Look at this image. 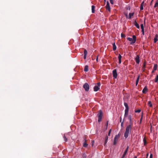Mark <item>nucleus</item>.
Segmentation results:
<instances>
[{"instance_id":"8","label":"nucleus","mask_w":158,"mask_h":158,"mask_svg":"<svg viewBox=\"0 0 158 158\" xmlns=\"http://www.w3.org/2000/svg\"><path fill=\"white\" fill-rule=\"evenodd\" d=\"M135 60L137 64H139L140 62L139 56V55H137L136 57L135 58Z\"/></svg>"},{"instance_id":"58","label":"nucleus","mask_w":158,"mask_h":158,"mask_svg":"<svg viewBox=\"0 0 158 158\" xmlns=\"http://www.w3.org/2000/svg\"><path fill=\"white\" fill-rule=\"evenodd\" d=\"M104 1L105 2H106V0H104Z\"/></svg>"},{"instance_id":"1","label":"nucleus","mask_w":158,"mask_h":158,"mask_svg":"<svg viewBox=\"0 0 158 158\" xmlns=\"http://www.w3.org/2000/svg\"><path fill=\"white\" fill-rule=\"evenodd\" d=\"M131 128L132 125H129L127 126L124 133V137L126 139L128 137L129 134L131 132Z\"/></svg>"},{"instance_id":"32","label":"nucleus","mask_w":158,"mask_h":158,"mask_svg":"<svg viewBox=\"0 0 158 158\" xmlns=\"http://www.w3.org/2000/svg\"><path fill=\"white\" fill-rule=\"evenodd\" d=\"M121 37L122 38H125L126 37L125 35V34H123L122 33L121 34Z\"/></svg>"},{"instance_id":"50","label":"nucleus","mask_w":158,"mask_h":158,"mask_svg":"<svg viewBox=\"0 0 158 158\" xmlns=\"http://www.w3.org/2000/svg\"><path fill=\"white\" fill-rule=\"evenodd\" d=\"M108 122H107L106 124V127H107L108 126Z\"/></svg>"},{"instance_id":"46","label":"nucleus","mask_w":158,"mask_h":158,"mask_svg":"<svg viewBox=\"0 0 158 158\" xmlns=\"http://www.w3.org/2000/svg\"><path fill=\"white\" fill-rule=\"evenodd\" d=\"M138 81H136V83H135V85L136 86L137 85H138Z\"/></svg>"},{"instance_id":"59","label":"nucleus","mask_w":158,"mask_h":158,"mask_svg":"<svg viewBox=\"0 0 158 158\" xmlns=\"http://www.w3.org/2000/svg\"><path fill=\"white\" fill-rule=\"evenodd\" d=\"M145 20L144 21V23H145Z\"/></svg>"},{"instance_id":"16","label":"nucleus","mask_w":158,"mask_h":158,"mask_svg":"<svg viewBox=\"0 0 158 158\" xmlns=\"http://www.w3.org/2000/svg\"><path fill=\"white\" fill-rule=\"evenodd\" d=\"M158 37V34H156L155 36V37L154 38V43H156L158 40L157 38Z\"/></svg>"},{"instance_id":"49","label":"nucleus","mask_w":158,"mask_h":158,"mask_svg":"<svg viewBox=\"0 0 158 158\" xmlns=\"http://www.w3.org/2000/svg\"><path fill=\"white\" fill-rule=\"evenodd\" d=\"M98 56H97V58H96V61H97V62L98 61Z\"/></svg>"},{"instance_id":"10","label":"nucleus","mask_w":158,"mask_h":158,"mask_svg":"<svg viewBox=\"0 0 158 158\" xmlns=\"http://www.w3.org/2000/svg\"><path fill=\"white\" fill-rule=\"evenodd\" d=\"M128 119L129 120V125H132V117L131 115H129L128 117Z\"/></svg>"},{"instance_id":"5","label":"nucleus","mask_w":158,"mask_h":158,"mask_svg":"<svg viewBox=\"0 0 158 158\" xmlns=\"http://www.w3.org/2000/svg\"><path fill=\"white\" fill-rule=\"evenodd\" d=\"M83 87L86 91H88L89 90V84L87 83H85L83 85Z\"/></svg>"},{"instance_id":"57","label":"nucleus","mask_w":158,"mask_h":158,"mask_svg":"<svg viewBox=\"0 0 158 158\" xmlns=\"http://www.w3.org/2000/svg\"><path fill=\"white\" fill-rule=\"evenodd\" d=\"M121 120H120V122H121Z\"/></svg>"},{"instance_id":"3","label":"nucleus","mask_w":158,"mask_h":158,"mask_svg":"<svg viewBox=\"0 0 158 158\" xmlns=\"http://www.w3.org/2000/svg\"><path fill=\"white\" fill-rule=\"evenodd\" d=\"M98 115V122H100L102 121V113L101 110L99 111Z\"/></svg>"},{"instance_id":"56","label":"nucleus","mask_w":158,"mask_h":158,"mask_svg":"<svg viewBox=\"0 0 158 158\" xmlns=\"http://www.w3.org/2000/svg\"><path fill=\"white\" fill-rule=\"evenodd\" d=\"M134 158H137V157L136 156H135Z\"/></svg>"},{"instance_id":"6","label":"nucleus","mask_w":158,"mask_h":158,"mask_svg":"<svg viewBox=\"0 0 158 158\" xmlns=\"http://www.w3.org/2000/svg\"><path fill=\"white\" fill-rule=\"evenodd\" d=\"M114 79H116L117 77L118 74L116 69H114L112 71Z\"/></svg>"},{"instance_id":"29","label":"nucleus","mask_w":158,"mask_h":158,"mask_svg":"<svg viewBox=\"0 0 158 158\" xmlns=\"http://www.w3.org/2000/svg\"><path fill=\"white\" fill-rule=\"evenodd\" d=\"M84 55H87V50L85 49L84 50Z\"/></svg>"},{"instance_id":"45","label":"nucleus","mask_w":158,"mask_h":158,"mask_svg":"<svg viewBox=\"0 0 158 158\" xmlns=\"http://www.w3.org/2000/svg\"><path fill=\"white\" fill-rule=\"evenodd\" d=\"M86 55H84V58L85 59L86 58Z\"/></svg>"},{"instance_id":"27","label":"nucleus","mask_w":158,"mask_h":158,"mask_svg":"<svg viewBox=\"0 0 158 158\" xmlns=\"http://www.w3.org/2000/svg\"><path fill=\"white\" fill-rule=\"evenodd\" d=\"M158 81V75H157L155 79V81L157 82Z\"/></svg>"},{"instance_id":"34","label":"nucleus","mask_w":158,"mask_h":158,"mask_svg":"<svg viewBox=\"0 0 158 158\" xmlns=\"http://www.w3.org/2000/svg\"><path fill=\"white\" fill-rule=\"evenodd\" d=\"M143 116V113H142V114H141V117L140 119V123H141L142 121V120Z\"/></svg>"},{"instance_id":"43","label":"nucleus","mask_w":158,"mask_h":158,"mask_svg":"<svg viewBox=\"0 0 158 158\" xmlns=\"http://www.w3.org/2000/svg\"><path fill=\"white\" fill-rule=\"evenodd\" d=\"M118 60H119L118 63L119 64H120L121 63V59H119Z\"/></svg>"},{"instance_id":"44","label":"nucleus","mask_w":158,"mask_h":158,"mask_svg":"<svg viewBox=\"0 0 158 158\" xmlns=\"http://www.w3.org/2000/svg\"><path fill=\"white\" fill-rule=\"evenodd\" d=\"M150 158H152V154H151L150 156Z\"/></svg>"},{"instance_id":"19","label":"nucleus","mask_w":158,"mask_h":158,"mask_svg":"<svg viewBox=\"0 0 158 158\" xmlns=\"http://www.w3.org/2000/svg\"><path fill=\"white\" fill-rule=\"evenodd\" d=\"M116 46L115 44V43L113 44V49L114 51H115L116 49Z\"/></svg>"},{"instance_id":"41","label":"nucleus","mask_w":158,"mask_h":158,"mask_svg":"<svg viewBox=\"0 0 158 158\" xmlns=\"http://www.w3.org/2000/svg\"><path fill=\"white\" fill-rule=\"evenodd\" d=\"M145 66H146V64H145V63H143V67L144 69L145 68Z\"/></svg>"},{"instance_id":"39","label":"nucleus","mask_w":158,"mask_h":158,"mask_svg":"<svg viewBox=\"0 0 158 158\" xmlns=\"http://www.w3.org/2000/svg\"><path fill=\"white\" fill-rule=\"evenodd\" d=\"M110 0V3L112 4H114L113 0Z\"/></svg>"},{"instance_id":"14","label":"nucleus","mask_w":158,"mask_h":158,"mask_svg":"<svg viewBox=\"0 0 158 158\" xmlns=\"http://www.w3.org/2000/svg\"><path fill=\"white\" fill-rule=\"evenodd\" d=\"M134 24L137 28H139V26L135 20L134 21Z\"/></svg>"},{"instance_id":"38","label":"nucleus","mask_w":158,"mask_h":158,"mask_svg":"<svg viewBox=\"0 0 158 158\" xmlns=\"http://www.w3.org/2000/svg\"><path fill=\"white\" fill-rule=\"evenodd\" d=\"M139 77H140V76H139V75L138 76V77H137V79L136 80V81H138L139 82Z\"/></svg>"},{"instance_id":"54","label":"nucleus","mask_w":158,"mask_h":158,"mask_svg":"<svg viewBox=\"0 0 158 158\" xmlns=\"http://www.w3.org/2000/svg\"><path fill=\"white\" fill-rule=\"evenodd\" d=\"M148 153H147V157H148Z\"/></svg>"},{"instance_id":"55","label":"nucleus","mask_w":158,"mask_h":158,"mask_svg":"<svg viewBox=\"0 0 158 158\" xmlns=\"http://www.w3.org/2000/svg\"><path fill=\"white\" fill-rule=\"evenodd\" d=\"M154 71H153V70H152V73H153L154 72Z\"/></svg>"},{"instance_id":"22","label":"nucleus","mask_w":158,"mask_h":158,"mask_svg":"<svg viewBox=\"0 0 158 158\" xmlns=\"http://www.w3.org/2000/svg\"><path fill=\"white\" fill-rule=\"evenodd\" d=\"M124 105L126 107L125 109H129V107H128L127 104V103H126V102L124 103Z\"/></svg>"},{"instance_id":"23","label":"nucleus","mask_w":158,"mask_h":158,"mask_svg":"<svg viewBox=\"0 0 158 158\" xmlns=\"http://www.w3.org/2000/svg\"><path fill=\"white\" fill-rule=\"evenodd\" d=\"M132 39L133 40V41L134 42H136V36L135 35H133L132 36Z\"/></svg>"},{"instance_id":"36","label":"nucleus","mask_w":158,"mask_h":158,"mask_svg":"<svg viewBox=\"0 0 158 158\" xmlns=\"http://www.w3.org/2000/svg\"><path fill=\"white\" fill-rule=\"evenodd\" d=\"M143 6H142V5H141L140 6V10H142L143 9Z\"/></svg>"},{"instance_id":"47","label":"nucleus","mask_w":158,"mask_h":158,"mask_svg":"<svg viewBox=\"0 0 158 158\" xmlns=\"http://www.w3.org/2000/svg\"><path fill=\"white\" fill-rule=\"evenodd\" d=\"M142 29V32H144V28L143 29Z\"/></svg>"},{"instance_id":"21","label":"nucleus","mask_w":158,"mask_h":158,"mask_svg":"<svg viewBox=\"0 0 158 158\" xmlns=\"http://www.w3.org/2000/svg\"><path fill=\"white\" fill-rule=\"evenodd\" d=\"M104 142V145H105L107 143V140H108V137L107 136H106Z\"/></svg>"},{"instance_id":"51","label":"nucleus","mask_w":158,"mask_h":158,"mask_svg":"<svg viewBox=\"0 0 158 158\" xmlns=\"http://www.w3.org/2000/svg\"><path fill=\"white\" fill-rule=\"evenodd\" d=\"M126 15V17H127H127H128V16H127V14H126V15Z\"/></svg>"},{"instance_id":"7","label":"nucleus","mask_w":158,"mask_h":158,"mask_svg":"<svg viewBox=\"0 0 158 158\" xmlns=\"http://www.w3.org/2000/svg\"><path fill=\"white\" fill-rule=\"evenodd\" d=\"M106 7L107 10H108L110 12V8L108 1H107L106 2Z\"/></svg>"},{"instance_id":"12","label":"nucleus","mask_w":158,"mask_h":158,"mask_svg":"<svg viewBox=\"0 0 158 158\" xmlns=\"http://www.w3.org/2000/svg\"><path fill=\"white\" fill-rule=\"evenodd\" d=\"M127 39L129 41L131 42L130 43L131 44H132L135 43V42H134V41H133V40L132 38H131L130 37H127Z\"/></svg>"},{"instance_id":"42","label":"nucleus","mask_w":158,"mask_h":158,"mask_svg":"<svg viewBox=\"0 0 158 158\" xmlns=\"http://www.w3.org/2000/svg\"><path fill=\"white\" fill-rule=\"evenodd\" d=\"M123 122H122L121 123V126L122 127H123Z\"/></svg>"},{"instance_id":"20","label":"nucleus","mask_w":158,"mask_h":158,"mask_svg":"<svg viewBox=\"0 0 158 158\" xmlns=\"http://www.w3.org/2000/svg\"><path fill=\"white\" fill-rule=\"evenodd\" d=\"M84 70L85 72H88V65H86L85 66Z\"/></svg>"},{"instance_id":"9","label":"nucleus","mask_w":158,"mask_h":158,"mask_svg":"<svg viewBox=\"0 0 158 158\" xmlns=\"http://www.w3.org/2000/svg\"><path fill=\"white\" fill-rule=\"evenodd\" d=\"M128 148H129V146H127V148L125 149V152H124V153L122 156V158H124L125 157V156L126 155V154L128 152Z\"/></svg>"},{"instance_id":"37","label":"nucleus","mask_w":158,"mask_h":158,"mask_svg":"<svg viewBox=\"0 0 158 158\" xmlns=\"http://www.w3.org/2000/svg\"><path fill=\"white\" fill-rule=\"evenodd\" d=\"M86 156V155L85 153H84L82 155V157L85 158Z\"/></svg>"},{"instance_id":"40","label":"nucleus","mask_w":158,"mask_h":158,"mask_svg":"<svg viewBox=\"0 0 158 158\" xmlns=\"http://www.w3.org/2000/svg\"><path fill=\"white\" fill-rule=\"evenodd\" d=\"M140 26H141V29L144 28V26H143V24H141Z\"/></svg>"},{"instance_id":"11","label":"nucleus","mask_w":158,"mask_h":158,"mask_svg":"<svg viewBox=\"0 0 158 158\" xmlns=\"http://www.w3.org/2000/svg\"><path fill=\"white\" fill-rule=\"evenodd\" d=\"M148 88L147 86H145L142 90V93L143 94H146L148 91Z\"/></svg>"},{"instance_id":"35","label":"nucleus","mask_w":158,"mask_h":158,"mask_svg":"<svg viewBox=\"0 0 158 158\" xmlns=\"http://www.w3.org/2000/svg\"><path fill=\"white\" fill-rule=\"evenodd\" d=\"M111 131V129H110L109 130L108 133V136H110Z\"/></svg>"},{"instance_id":"25","label":"nucleus","mask_w":158,"mask_h":158,"mask_svg":"<svg viewBox=\"0 0 158 158\" xmlns=\"http://www.w3.org/2000/svg\"><path fill=\"white\" fill-rule=\"evenodd\" d=\"M148 105L150 107H152V105L151 103V101H149L148 102Z\"/></svg>"},{"instance_id":"53","label":"nucleus","mask_w":158,"mask_h":158,"mask_svg":"<svg viewBox=\"0 0 158 158\" xmlns=\"http://www.w3.org/2000/svg\"><path fill=\"white\" fill-rule=\"evenodd\" d=\"M142 35H144V32H142Z\"/></svg>"},{"instance_id":"30","label":"nucleus","mask_w":158,"mask_h":158,"mask_svg":"<svg viewBox=\"0 0 158 158\" xmlns=\"http://www.w3.org/2000/svg\"><path fill=\"white\" fill-rule=\"evenodd\" d=\"M158 6V2L157 1V2H156V3H155V4L154 6V7L156 8V7H157Z\"/></svg>"},{"instance_id":"4","label":"nucleus","mask_w":158,"mask_h":158,"mask_svg":"<svg viewBox=\"0 0 158 158\" xmlns=\"http://www.w3.org/2000/svg\"><path fill=\"white\" fill-rule=\"evenodd\" d=\"M101 84L100 82H98L97 83V85H96L94 87V91H97L100 89Z\"/></svg>"},{"instance_id":"18","label":"nucleus","mask_w":158,"mask_h":158,"mask_svg":"<svg viewBox=\"0 0 158 158\" xmlns=\"http://www.w3.org/2000/svg\"><path fill=\"white\" fill-rule=\"evenodd\" d=\"M95 6L93 5L91 6V9H92V12L93 13H94L95 12Z\"/></svg>"},{"instance_id":"28","label":"nucleus","mask_w":158,"mask_h":158,"mask_svg":"<svg viewBox=\"0 0 158 158\" xmlns=\"http://www.w3.org/2000/svg\"><path fill=\"white\" fill-rule=\"evenodd\" d=\"M63 138H64V141L66 142L67 141V139L65 136V135L64 134L63 136Z\"/></svg>"},{"instance_id":"26","label":"nucleus","mask_w":158,"mask_h":158,"mask_svg":"<svg viewBox=\"0 0 158 158\" xmlns=\"http://www.w3.org/2000/svg\"><path fill=\"white\" fill-rule=\"evenodd\" d=\"M143 141L144 143V146L146 145L147 144L146 141V139L145 137H144L143 139Z\"/></svg>"},{"instance_id":"52","label":"nucleus","mask_w":158,"mask_h":158,"mask_svg":"<svg viewBox=\"0 0 158 158\" xmlns=\"http://www.w3.org/2000/svg\"><path fill=\"white\" fill-rule=\"evenodd\" d=\"M152 1L151 2V3H150V5H152Z\"/></svg>"},{"instance_id":"15","label":"nucleus","mask_w":158,"mask_h":158,"mask_svg":"<svg viewBox=\"0 0 158 158\" xmlns=\"http://www.w3.org/2000/svg\"><path fill=\"white\" fill-rule=\"evenodd\" d=\"M129 109H125V110L124 117H127L128 114Z\"/></svg>"},{"instance_id":"13","label":"nucleus","mask_w":158,"mask_h":158,"mask_svg":"<svg viewBox=\"0 0 158 158\" xmlns=\"http://www.w3.org/2000/svg\"><path fill=\"white\" fill-rule=\"evenodd\" d=\"M87 140L85 139H84V142L83 143V146L85 148H86L88 146V144L87 143Z\"/></svg>"},{"instance_id":"2","label":"nucleus","mask_w":158,"mask_h":158,"mask_svg":"<svg viewBox=\"0 0 158 158\" xmlns=\"http://www.w3.org/2000/svg\"><path fill=\"white\" fill-rule=\"evenodd\" d=\"M120 135L119 133L117 135H116L114 139V141L113 143V145H115L118 141V139L120 137Z\"/></svg>"},{"instance_id":"61","label":"nucleus","mask_w":158,"mask_h":158,"mask_svg":"<svg viewBox=\"0 0 158 158\" xmlns=\"http://www.w3.org/2000/svg\"><path fill=\"white\" fill-rule=\"evenodd\" d=\"M152 0V1H153V0Z\"/></svg>"},{"instance_id":"33","label":"nucleus","mask_w":158,"mask_h":158,"mask_svg":"<svg viewBox=\"0 0 158 158\" xmlns=\"http://www.w3.org/2000/svg\"><path fill=\"white\" fill-rule=\"evenodd\" d=\"M141 111V110L140 109H138L137 110H136L135 111V113H139Z\"/></svg>"},{"instance_id":"60","label":"nucleus","mask_w":158,"mask_h":158,"mask_svg":"<svg viewBox=\"0 0 158 158\" xmlns=\"http://www.w3.org/2000/svg\"><path fill=\"white\" fill-rule=\"evenodd\" d=\"M146 158H147V157Z\"/></svg>"},{"instance_id":"24","label":"nucleus","mask_w":158,"mask_h":158,"mask_svg":"<svg viewBox=\"0 0 158 158\" xmlns=\"http://www.w3.org/2000/svg\"><path fill=\"white\" fill-rule=\"evenodd\" d=\"M157 67V64H155L154 65L153 69V71H155L156 70Z\"/></svg>"},{"instance_id":"31","label":"nucleus","mask_w":158,"mask_h":158,"mask_svg":"<svg viewBox=\"0 0 158 158\" xmlns=\"http://www.w3.org/2000/svg\"><path fill=\"white\" fill-rule=\"evenodd\" d=\"M122 57L121 55L120 54H118V60L121 59Z\"/></svg>"},{"instance_id":"17","label":"nucleus","mask_w":158,"mask_h":158,"mask_svg":"<svg viewBox=\"0 0 158 158\" xmlns=\"http://www.w3.org/2000/svg\"><path fill=\"white\" fill-rule=\"evenodd\" d=\"M134 14V13H129V15L128 19H131L132 18V16H133Z\"/></svg>"},{"instance_id":"48","label":"nucleus","mask_w":158,"mask_h":158,"mask_svg":"<svg viewBox=\"0 0 158 158\" xmlns=\"http://www.w3.org/2000/svg\"><path fill=\"white\" fill-rule=\"evenodd\" d=\"M144 3V1H143V2L142 3H141V5H142V6H143V3Z\"/></svg>"}]
</instances>
